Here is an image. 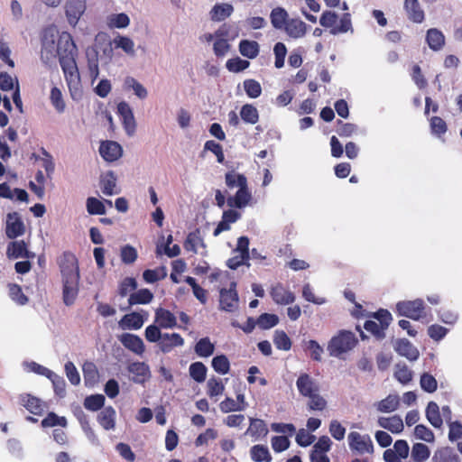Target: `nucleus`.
<instances>
[{
  "mask_svg": "<svg viewBox=\"0 0 462 462\" xmlns=\"http://www.w3.org/2000/svg\"><path fill=\"white\" fill-rule=\"evenodd\" d=\"M41 44L42 61L50 65L58 57L70 97L75 101L81 100L83 87L76 61L79 50L71 34L68 32L59 34L55 26H49L42 32Z\"/></svg>",
  "mask_w": 462,
  "mask_h": 462,
  "instance_id": "1",
  "label": "nucleus"
},
{
  "mask_svg": "<svg viewBox=\"0 0 462 462\" xmlns=\"http://www.w3.org/2000/svg\"><path fill=\"white\" fill-rule=\"evenodd\" d=\"M358 343L356 335L349 330H340L328 344V350L331 356L338 357L352 350Z\"/></svg>",
  "mask_w": 462,
  "mask_h": 462,
  "instance_id": "2",
  "label": "nucleus"
},
{
  "mask_svg": "<svg viewBox=\"0 0 462 462\" xmlns=\"http://www.w3.org/2000/svg\"><path fill=\"white\" fill-rule=\"evenodd\" d=\"M371 317L379 323L374 320H366L364 324L365 329L371 333L377 340L383 339L385 337V330L393 320L392 314L385 309H380L372 313Z\"/></svg>",
  "mask_w": 462,
  "mask_h": 462,
  "instance_id": "3",
  "label": "nucleus"
},
{
  "mask_svg": "<svg viewBox=\"0 0 462 462\" xmlns=\"http://www.w3.org/2000/svg\"><path fill=\"white\" fill-rule=\"evenodd\" d=\"M425 309V303L421 299L402 300L396 304V311L399 316H403L413 320H420L426 317Z\"/></svg>",
  "mask_w": 462,
  "mask_h": 462,
  "instance_id": "4",
  "label": "nucleus"
},
{
  "mask_svg": "<svg viewBox=\"0 0 462 462\" xmlns=\"http://www.w3.org/2000/svg\"><path fill=\"white\" fill-rule=\"evenodd\" d=\"M63 279L80 278L79 261L76 255L69 251L63 252L57 259Z\"/></svg>",
  "mask_w": 462,
  "mask_h": 462,
  "instance_id": "5",
  "label": "nucleus"
},
{
  "mask_svg": "<svg viewBox=\"0 0 462 462\" xmlns=\"http://www.w3.org/2000/svg\"><path fill=\"white\" fill-rule=\"evenodd\" d=\"M239 297L236 291V282H232L228 289L222 288L219 291V308L226 312H234L237 310Z\"/></svg>",
  "mask_w": 462,
  "mask_h": 462,
  "instance_id": "6",
  "label": "nucleus"
},
{
  "mask_svg": "<svg viewBox=\"0 0 462 462\" xmlns=\"http://www.w3.org/2000/svg\"><path fill=\"white\" fill-rule=\"evenodd\" d=\"M348 442L350 448L359 454L374 452L373 441L369 435H361L356 431H352L348 435Z\"/></svg>",
  "mask_w": 462,
  "mask_h": 462,
  "instance_id": "7",
  "label": "nucleus"
},
{
  "mask_svg": "<svg viewBox=\"0 0 462 462\" xmlns=\"http://www.w3.org/2000/svg\"><path fill=\"white\" fill-rule=\"evenodd\" d=\"M229 34V27L226 23L222 24L216 32V41L213 43L214 54L217 57H224L230 50V44L226 37Z\"/></svg>",
  "mask_w": 462,
  "mask_h": 462,
  "instance_id": "8",
  "label": "nucleus"
},
{
  "mask_svg": "<svg viewBox=\"0 0 462 462\" xmlns=\"http://www.w3.org/2000/svg\"><path fill=\"white\" fill-rule=\"evenodd\" d=\"M86 10V0H66L65 14L69 25L75 27Z\"/></svg>",
  "mask_w": 462,
  "mask_h": 462,
  "instance_id": "9",
  "label": "nucleus"
},
{
  "mask_svg": "<svg viewBox=\"0 0 462 462\" xmlns=\"http://www.w3.org/2000/svg\"><path fill=\"white\" fill-rule=\"evenodd\" d=\"M117 113L122 118V123L125 132L129 135H133L136 129V123L129 104L125 101L120 102L117 105Z\"/></svg>",
  "mask_w": 462,
  "mask_h": 462,
  "instance_id": "10",
  "label": "nucleus"
},
{
  "mask_svg": "<svg viewBox=\"0 0 462 462\" xmlns=\"http://www.w3.org/2000/svg\"><path fill=\"white\" fill-rule=\"evenodd\" d=\"M25 232V226L18 213H9L6 219L5 235L10 239L21 236Z\"/></svg>",
  "mask_w": 462,
  "mask_h": 462,
  "instance_id": "11",
  "label": "nucleus"
},
{
  "mask_svg": "<svg viewBox=\"0 0 462 462\" xmlns=\"http://www.w3.org/2000/svg\"><path fill=\"white\" fill-rule=\"evenodd\" d=\"M241 187L238 188L236 195L227 199V204L229 207L242 208L245 207L250 201L252 196L247 188L246 178H241Z\"/></svg>",
  "mask_w": 462,
  "mask_h": 462,
  "instance_id": "12",
  "label": "nucleus"
},
{
  "mask_svg": "<svg viewBox=\"0 0 462 462\" xmlns=\"http://www.w3.org/2000/svg\"><path fill=\"white\" fill-rule=\"evenodd\" d=\"M79 278L62 280V300L66 306L74 304L79 294Z\"/></svg>",
  "mask_w": 462,
  "mask_h": 462,
  "instance_id": "13",
  "label": "nucleus"
},
{
  "mask_svg": "<svg viewBox=\"0 0 462 462\" xmlns=\"http://www.w3.org/2000/svg\"><path fill=\"white\" fill-rule=\"evenodd\" d=\"M270 295L273 300L279 305H289L295 300L294 293L280 282L271 287Z\"/></svg>",
  "mask_w": 462,
  "mask_h": 462,
  "instance_id": "14",
  "label": "nucleus"
},
{
  "mask_svg": "<svg viewBox=\"0 0 462 462\" xmlns=\"http://www.w3.org/2000/svg\"><path fill=\"white\" fill-rule=\"evenodd\" d=\"M101 157L109 162L118 160L123 153L121 145L115 141H104L99 146Z\"/></svg>",
  "mask_w": 462,
  "mask_h": 462,
  "instance_id": "15",
  "label": "nucleus"
},
{
  "mask_svg": "<svg viewBox=\"0 0 462 462\" xmlns=\"http://www.w3.org/2000/svg\"><path fill=\"white\" fill-rule=\"evenodd\" d=\"M19 402L33 415H42L45 408L44 402L41 399L30 393L21 394Z\"/></svg>",
  "mask_w": 462,
  "mask_h": 462,
  "instance_id": "16",
  "label": "nucleus"
},
{
  "mask_svg": "<svg viewBox=\"0 0 462 462\" xmlns=\"http://www.w3.org/2000/svg\"><path fill=\"white\" fill-rule=\"evenodd\" d=\"M296 386L300 395L310 396L319 391V385L309 374H300L296 381Z\"/></svg>",
  "mask_w": 462,
  "mask_h": 462,
  "instance_id": "17",
  "label": "nucleus"
},
{
  "mask_svg": "<svg viewBox=\"0 0 462 462\" xmlns=\"http://www.w3.org/2000/svg\"><path fill=\"white\" fill-rule=\"evenodd\" d=\"M119 340L125 348L136 355L141 356L145 350L143 339L137 335L125 333L121 335Z\"/></svg>",
  "mask_w": 462,
  "mask_h": 462,
  "instance_id": "18",
  "label": "nucleus"
},
{
  "mask_svg": "<svg viewBox=\"0 0 462 462\" xmlns=\"http://www.w3.org/2000/svg\"><path fill=\"white\" fill-rule=\"evenodd\" d=\"M154 323L162 328H173L177 327V319L169 310L158 308L154 313Z\"/></svg>",
  "mask_w": 462,
  "mask_h": 462,
  "instance_id": "19",
  "label": "nucleus"
},
{
  "mask_svg": "<svg viewBox=\"0 0 462 462\" xmlns=\"http://www.w3.org/2000/svg\"><path fill=\"white\" fill-rule=\"evenodd\" d=\"M403 8L410 21L421 23L425 19V14L418 0H404Z\"/></svg>",
  "mask_w": 462,
  "mask_h": 462,
  "instance_id": "20",
  "label": "nucleus"
},
{
  "mask_svg": "<svg viewBox=\"0 0 462 462\" xmlns=\"http://www.w3.org/2000/svg\"><path fill=\"white\" fill-rule=\"evenodd\" d=\"M249 421L250 424L248 429L245 432V435L250 436L254 440H258L267 436L269 430L263 420L257 418H250Z\"/></svg>",
  "mask_w": 462,
  "mask_h": 462,
  "instance_id": "21",
  "label": "nucleus"
},
{
  "mask_svg": "<svg viewBox=\"0 0 462 462\" xmlns=\"http://www.w3.org/2000/svg\"><path fill=\"white\" fill-rule=\"evenodd\" d=\"M394 350L402 356L410 361H415L419 358V350L406 338H400L394 344Z\"/></svg>",
  "mask_w": 462,
  "mask_h": 462,
  "instance_id": "22",
  "label": "nucleus"
},
{
  "mask_svg": "<svg viewBox=\"0 0 462 462\" xmlns=\"http://www.w3.org/2000/svg\"><path fill=\"white\" fill-rule=\"evenodd\" d=\"M282 30L291 38L298 39L306 34L307 24L300 18H289Z\"/></svg>",
  "mask_w": 462,
  "mask_h": 462,
  "instance_id": "23",
  "label": "nucleus"
},
{
  "mask_svg": "<svg viewBox=\"0 0 462 462\" xmlns=\"http://www.w3.org/2000/svg\"><path fill=\"white\" fill-rule=\"evenodd\" d=\"M128 371L133 374V381L136 383H143L150 376L149 366L143 362H134L128 365Z\"/></svg>",
  "mask_w": 462,
  "mask_h": 462,
  "instance_id": "24",
  "label": "nucleus"
},
{
  "mask_svg": "<svg viewBox=\"0 0 462 462\" xmlns=\"http://www.w3.org/2000/svg\"><path fill=\"white\" fill-rule=\"evenodd\" d=\"M117 178L114 171H109L100 177V189L106 196L118 194L120 190L116 187Z\"/></svg>",
  "mask_w": 462,
  "mask_h": 462,
  "instance_id": "25",
  "label": "nucleus"
},
{
  "mask_svg": "<svg viewBox=\"0 0 462 462\" xmlns=\"http://www.w3.org/2000/svg\"><path fill=\"white\" fill-rule=\"evenodd\" d=\"M184 345L183 337L178 333H164L162 340L159 342L160 349L163 353H169L176 346H182Z\"/></svg>",
  "mask_w": 462,
  "mask_h": 462,
  "instance_id": "26",
  "label": "nucleus"
},
{
  "mask_svg": "<svg viewBox=\"0 0 462 462\" xmlns=\"http://www.w3.org/2000/svg\"><path fill=\"white\" fill-rule=\"evenodd\" d=\"M6 254L10 258H30L33 256L28 249L23 240L9 243Z\"/></svg>",
  "mask_w": 462,
  "mask_h": 462,
  "instance_id": "27",
  "label": "nucleus"
},
{
  "mask_svg": "<svg viewBox=\"0 0 462 462\" xmlns=\"http://www.w3.org/2000/svg\"><path fill=\"white\" fill-rule=\"evenodd\" d=\"M380 427L388 430L392 433H401L403 430V421L399 415L392 417H380L377 420Z\"/></svg>",
  "mask_w": 462,
  "mask_h": 462,
  "instance_id": "28",
  "label": "nucleus"
},
{
  "mask_svg": "<svg viewBox=\"0 0 462 462\" xmlns=\"http://www.w3.org/2000/svg\"><path fill=\"white\" fill-rule=\"evenodd\" d=\"M144 319L142 314L138 312H132L125 314L119 321V326L123 329H134L137 330L143 327Z\"/></svg>",
  "mask_w": 462,
  "mask_h": 462,
  "instance_id": "29",
  "label": "nucleus"
},
{
  "mask_svg": "<svg viewBox=\"0 0 462 462\" xmlns=\"http://www.w3.org/2000/svg\"><path fill=\"white\" fill-rule=\"evenodd\" d=\"M116 410L112 406L105 407L97 415V421L106 430L116 427Z\"/></svg>",
  "mask_w": 462,
  "mask_h": 462,
  "instance_id": "30",
  "label": "nucleus"
},
{
  "mask_svg": "<svg viewBox=\"0 0 462 462\" xmlns=\"http://www.w3.org/2000/svg\"><path fill=\"white\" fill-rule=\"evenodd\" d=\"M153 299V294L149 289H141L130 294L128 298V307L121 308L122 310H126L130 307L136 304H148Z\"/></svg>",
  "mask_w": 462,
  "mask_h": 462,
  "instance_id": "31",
  "label": "nucleus"
},
{
  "mask_svg": "<svg viewBox=\"0 0 462 462\" xmlns=\"http://www.w3.org/2000/svg\"><path fill=\"white\" fill-rule=\"evenodd\" d=\"M426 42L431 50L439 51L445 44V36L439 30L431 28L427 31Z\"/></svg>",
  "mask_w": 462,
  "mask_h": 462,
  "instance_id": "32",
  "label": "nucleus"
},
{
  "mask_svg": "<svg viewBox=\"0 0 462 462\" xmlns=\"http://www.w3.org/2000/svg\"><path fill=\"white\" fill-rule=\"evenodd\" d=\"M234 12V7L230 4H216L210 11V18L214 22H221L229 17Z\"/></svg>",
  "mask_w": 462,
  "mask_h": 462,
  "instance_id": "33",
  "label": "nucleus"
},
{
  "mask_svg": "<svg viewBox=\"0 0 462 462\" xmlns=\"http://www.w3.org/2000/svg\"><path fill=\"white\" fill-rule=\"evenodd\" d=\"M289 19V14L283 7L277 6L271 11L270 20L273 28L282 30Z\"/></svg>",
  "mask_w": 462,
  "mask_h": 462,
  "instance_id": "34",
  "label": "nucleus"
},
{
  "mask_svg": "<svg viewBox=\"0 0 462 462\" xmlns=\"http://www.w3.org/2000/svg\"><path fill=\"white\" fill-rule=\"evenodd\" d=\"M238 49L241 55L248 59L256 58L260 51L259 43L255 41L249 40H242L239 42Z\"/></svg>",
  "mask_w": 462,
  "mask_h": 462,
  "instance_id": "35",
  "label": "nucleus"
},
{
  "mask_svg": "<svg viewBox=\"0 0 462 462\" xmlns=\"http://www.w3.org/2000/svg\"><path fill=\"white\" fill-rule=\"evenodd\" d=\"M426 417L434 428H440L443 420L439 413V405L435 402H430L426 408Z\"/></svg>",
  "mask_w": 462,
  "mask_h": 462,
  "instance_id": "36",
  "label": "nucleus"
},
{
  "mask_svg": "<svg viewBox=\"0 0 462 462\" xmlns=\"http://www.w3.org/2000/svg\"><path fill=\"white\" fill-rule=\"evenodd\" d=\"M124 88L125 90H133L140 99H145L148 96L147 89L133 77L125 78Z\"/></svg>",
  "mask_w": 462,
  "mask_h": 462,
  "instance_id": "37",
  "label": "nucleus"
},
{
  "mask_svg": "<svg viewBox=\"0 0 462 462\" xmlns=\"http://www.w3.org/2000/svg\"><path fill=\"white\" fill-rule=\"evenodd\" d=\"M199 245H200L201 246H205L203 239L200 236L199 229H196L195 231L189 233L183 246L186 251L197 254V247Z\"/></svg>",
  "mask_w": 462,
  "mask_h": 462,
  "instance_id": "38",
  "label": "nucleus"
},
{
  "mask_svg": "<svg viewBox=\"0 0 462 462\" xmlns=\"http://www.w3.org/2000/svg\"><path fill=\"white\" fill-rule=\"evenodd\" d=\"M240 116L245 124L254 125L259 121V112L252 104H245L241 107Z\"/></svg>",
  "mask_w": 462,
  "mask_h": 462,
  "instance_id": "39",
  "label": "nucleus"
},
{
  "mask_svg": "<svg viewBox=\"0 0 462 462\" xmlns=\"http://www.w3.org/2000/svg\"><path fill=\"white\" fill-rule=\"evenodd\" d=\"M399 404V396L389 394L376 404V409L381 412H393L398 409Z\"/></svg>",
  "mask_w": 462,
  "mask_h": 462,
  "instance_id": "40",
  "label": "nucleus"
},
{
  "mask_svg": "<svg viewBox=\"0 0 462 462\" xmlns=\"http://www.w3.org/2000/svg\"><path fill=\"white\" fill-rule=\"evenodd\" d=\"M250 456L254 462H271L272 456L264 445H254L250 449Z\"/></svg>",
  "mask_w": 462,
  "mask_h": 462,
  "instance_id": "41",
  "label": "nucleus"
},
{
  "mask_svg": "<svg viewBox=\"0 0 462 462\" xmlns=\"http://www.w3.org/2000/svg\"><path fill=\"white\" fill-rule=\"evenodd\" d=\"M195 353L200 357H208L213 355L215 346L208 337L200 338L195 345Z\"/></svg>",
  "mask_w": 462,
  "mask_h": 462,
  "instance_id": "42",
  "label": "nucleus"
},
{
  "mask_svg": "<svg viewBox=\"0 0 462 462\" xmlns=\"http://www.w3.org/2000/svg\"><path fill=\"white\" fill-rule=\"evenodd\" d=\"M42 428H52L60 426L66 428L68 426V420L64 416H59L53 411H50L46 417L41 421Z\"/></svg>",
  "mask_w": 462,
  "mask_h": 462,
  "instance_id": "43",
  "label": "nucleus"
},
{
  "mask_svg": "<svg viewBox=\"0 0 462 462\" xmlns=\"http://www.w3.org/2000/svg\"><path fill=\"white\" fill-rule=\"evenodd\" d=\"M208 368L202 362H194L189 365V376L200 383L206 380Z\"/></svg>",
  "mask_w": 462,
  "mask_h": 462,
  "instance_id": "44",
  "label": "nucleus"
},
{
  "mask_svg": "<svg viewBox=\"0 0 462 462\" xmlns=\"http://www.w3.org/2000/svg\"><path fill=\"white\" fill-rule=\"evenodd\" d=\"M394 377L401 383L408 384L412 380L413 373L407 365L399 363L395 365Z\"/></svg>",
  "mask_w": 462,
  "mask_h": 462,
  "instance_id": "45",
  "label": "nucleus"
},
{
  "mask_svg": "<svg viewBox=\"0 0 462 462\" xmlns=\"http://www.w3.org/2000/svg\"><path fill=\"white\" fill-rule=\"evenodd\" d=\"M225 384L220 378L212 376L207 382V394L210 397H217L223 394Z\"/></svg>",
  "mask_w": 462,
  "mask_h": 462,
  "instance_id": "46",
  "label": "nucleus"
},
{
  "mask_svg": "<svg viewBox=\"0 0 462 462\" xmlns=\"http://www.w3.org/2000/svg\"><path fill=\"white\" fill-rule=\"evenodd\" d=\"M430 455V448L423 443H415L411 448V458L415 462H424Z\"/></svg>",
  "mask_w": 462,
  "mask_h": 462,
  "instance_id": "47",
  "label": "nucleus"
},
{
  "mask_svg": "<svg viewBox=\"0 0 462 462\" xmlns=\"http://www.w3.org/2000/svg\"><path fill=\"white\" fill-rule=\"evenodd\" d=\"M211 365L213 369L220 374H226L230 370V362L227 356L223 354L213 357Z\"/></svg>",
  "mask_w": 462,
  "mask_h": 462,
  "instance_id": "48",
  "label": "nucleus"
},
{
  "mask_svg": "<svg viewBox=\"0 0 462 462\" xmlns=\"http://www.w3.org/2000/svg\"><path fill=\"white\" fill-rule=\"evenodd\" d=\"M167 276L166 267L161 266L157 269H147L143 273V280L148 283H154Z\"/></svg>",
  "mask_w": 462,
  "mask_h": 462,
  "instance_id": "49",
  "label": "nucleus"
},
{
  "mask_svg": "<svg viewBox=\"0 0 462 462\" xmlns=\"http://www.w3.org/2000/svg\"><path fill=\"white\" fill-rule=\"evenodd\" d=\"M8 291L10 298L19 305H25L29 300L23 292L22 287L16 283H9Z\"/></svg>",
  "mask_w": 462,
  "mask_h": 462,
  "instance_id": "50",
  "label": "nucleus"
},
{
  "mask_svg": "<svg viewBox=\"0 0 462 462\" xmlns=\"http://www.w3.org/2000/svg\"><path fill=\"white\" fill-rule=\"evenodd\" d=\"M105 400V396L102 394L87 396L84 400V407L88 411H97L104 406Z\"/></svg>",
  "mask_w": 462,
  "mask_h": 462,
  "instance_id": "51",
  "label": "nucleus"
},
{
  "mask_svg": "<svg viewBox=\"0 0 462 462\" xmlns=\"http://www.w3.org/2000/svg\"><path fill=\"white\" fill-rule=\"evenodd\" d=\"M50 99L51 105L54 106L58 113H63L65 111L66 104L63 100L62 93L57 87H53L51 89Z\"/></svg>",
  "mask_w": 462,
  "mask_h": 462,
  "instance_id": "52",
  "label": "nucleus"
},
{
  "mask_svg": "<svg viewBox=\"0 0 462 462\" xmlns=\"http://www.w3.org/2000/svg\"><path fill=\"white\" fill-rule=\"evenodd\" d=\"M273 343L276 348L280 350L288 351L291 347V338L283 330L275 331Z\"/></svg>",
  "mask_w": 462,
  "mask_h": 462,
  "instance_id": "53",
  "label": "nucleus"
},
{
  "mask_svg": "<svg viewBox=\"0 0 462 462\" xmlns=\"http://www.w3.org/2000/svg\"><path fill=\"white\" fill-rule=\"evenodd\" d=\"M244 89L246 95L251 98H256L262 94V87L260 83L253 79L244 81Z\"/></svg>",
  "mask_w": 462,
  "mask_h": 462,
  "instance_id": "54",
  "label": "nucleus"
},
{
  "mask_svg": "<svg viewBox=\"0 0 462 462\" xmlns=\"http://www.w3.org/2000/svg\"><path fill=\"white\" fill-rule=\"evenodd\" d=\"M279 323V318L275 314L263 313L257 319L258 326L263 329H269Z\"/></svg>",
  "mask_w": 462,
  "mask_h": 462,
  "instance_id": "55",
  "label": "nucleus"
},
{
  "mask_svg": "<svg viewBox=\"0 0 462 462\" xmlns=\"http://www.w3.org/2000/svg\"><path fill=\"white\" fill-rule=\"evenodd\" d=\"M352 30L351 15L349 13H345L340 18L339 24L334 26L330 32L332 34L345 33Z\"/></svg>",
  "mask_w": 462,
  "mask_h": 462,
  "instance_id": "56",
  "label": "nucleus"
},
{
  "mask_svg": "<svg viewBox=\"0 0 462 462\" xmlns=\"http://www.w3.org/2000/svg\"><path fill=\"white\" fill-rule=\"evenodd\" d=\"M120 257L124 263L132 264L136 261L138 254L134 246L126 245L121 248Z\"/></svg>",
  "mask_w": 462,
  "mask_h": 462,
  "instance_id": "57",
  "label": "nucleus"
},
{
  "mask_svg": "<svg viewBox=\"0 0 462 462\" xmlns=\"http://www.w3.org/2000/svg\"><path fill=\"white\" fill-rule=\"evenodd\" d=\"M420 387L427 393H434L438 388V383L435 377L428 373H424L420 376Z\"/></svg>",
  "mask_w": 462,
  "mask_h": 462,
  "instance_id": "58",
  "label": "nucleus"
},
{
  "mask_svg": "<svg viewBox=\"0 0 462 462\" xmlns=\"http://www.w3.org/2000/svg\"><path fill=\"white\" fill-rule=\"evenodd\" d=\"M309 402L308 407L311 411H323L327 407V401L316 392L312 393L310 396H308Z\"/></svg>",
  "mask_w": 462,
  "mask_h": 462,
  "instance_id": "59",
  "label": "nucleus"
},
{
  "mask_svg": "<svg viewBox=\"0 0 462 462\" xmlns=\"http://www.w3.org/2000/svg\"><path fill=\"white\" fill-rule=\"evenodd\" d=\"M250 62L246 60H242L239 57L229 59L226 61V67L231 72H240L247 69Z\"/></svg>",
  "mask_w": 462,
  "mask_h": 462,
  "instance_id": "60",
  "label": "nucleus"
},
{
  "mask_svg": "<svg viewBox=\"0 0 462 462\" xmlns=\"http://www.w3.org/2000/svg\"><path fill=\"white\" fill-rule=\"evenodd\" d=\"M87 210L90 215H103L106 208L99 199L90 197L87 199Z\"/></svg>",
  "mask_w": 462,
  "mask_h": 462,
  "instance_id": "61",
  "label": "nucleus"
},
{
  "mask_svg": "<svg viewBox=\"0 0 462 462\" xmlns=\"http://www.w3.org/2000/svg\"><path fill=\"white\" fill-rule=\"evenodd\" d=\"M337 124L336 132L340 137H350L357 130V126L351 123H344L341 120H337Z\"/></svg>",
  "mask_w": 462,
  "mask_h": 462,
  "instance_id": "62",
  "label": "nucleus"
},
{
  "mask_svg": "<svg viewBox=\"0 0 462 462\" xmlns=\"http://www.w3.org/2000/svg\"><path fill=\"white\" fill-rule=\"evenodd\" d=\"M273 52L275 55L274 65L277 69H281L284 65L285 56L287 54V48L284 43L277 42L273 47Z\"/></svg>",
  "mask_w": 462,
  "mask_h": 462,
  "instance_id": "63",
  "label": "nucleus"
},
{
  "mask_svg": "<svg viewBox=\"0 0 462 462\" xmlns=\"http://www.w3.org/2000/svg\"><path fill=\"white\" fill-rule=\"evenodd\" d=\"M136 280L132 277H126L120 282L118 293L121 297H125L130 291L136 290Z\"/></svg>",
  "mask_w": 462,
  "mask_h": 462,
  "instance_id": "64",
  "label": "nucleus"
}]
</instances>
